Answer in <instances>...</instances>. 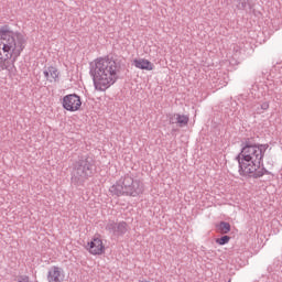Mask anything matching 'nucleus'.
Returning <instances> with one entry per match:
<instances>
[{"label":"nucleus","mask_w":282,"mask_h":282,"mask_svg":"<svg viewBox=\"0 0 282 282\" xmlns=\"http://www.w3.org/2000/svg\"><path fill=\"white\" fill-rule=\"evenodd\" d=\"M124 69V64L113 57H99L90 63L89 74L93 78L94 87L97 91H107L111 85H116L120 79V73Z\"/></svg>","instance_id":"nucleus-1"},{"label":"nucleus","mask_w":282,"mask_h":282,"mask_svg":"<svg viewBox=\"0 0 282 282\" xmlns=\"http://www.w3.org/2000/svg\"><path fill=\"white\" fill-rule=\"evenodd\" d=\"M263 158V145L248 144L242 148L238 155L239 175L242 177H263L261 159Z\"/></svg>","instance_id":"nucleus-2"},{"label":"nucleus","mask_w":282,"mask_h":282,"mask_svg":"<svg viewBox=\"0 0 282 282\" xmlns=\"http://www.w3.org/2000/svg\"><path fill=\"white\" fill-rule=\"evenodd\" d=\"M26 44H28V39H25V35H18V37H13L10 48H6V44H0L1 69H7L8 72H12V68L14 67V63H17V58L21 56V52L25 50Z\"/></svg>","instance_id":"nucleus-3"},{"label":"nucleus","mask_w":282,"mask_h":282,"mask_svg":"<svg viewBox=\"0 0 282 282\" xmlns=\"http://www.w3.org/2000/svg\"><path fill=\"white\" fill-rule=\"evenodd\" d=\"M85 250H87V252L90 253L93 257H102V254H105V252L107 251V248L105 247V240H102V236H93L85 246Z\"/></svg>","instance_id":"nucleus-4"},{"label":"nucleus","mask_w":282,"mask_h":282,"mask_svg":"<svg viewBox=\"0 0 282 282\" xmlns=\"http://www.w3.org/2000/svg\"><path fill=\"white\" fill-rule=\"evenodd\" d=\"M21 32H14L10 28V25L6 24L0 26V44H6V50H10L12 47V42L14 39L22 36Z\"/></svg>","instance_id":"nucleus-5"},{"label":"nucleus","mask_w":282,"mask_h":282,"mask_svg":"<svg viewBox=\"0 0 282 282\" xmlns=\"http://www.w3.org/2000/svg\"><path fill=\"white\" fill-rule=\"evenodd\" d=\"M82 106L83 101L77 94H69L63 97L62 107L66 111H79Z\"/></svg>","instance_id":"nucleus-6"},{"label":"nucleus","mask_w":282,"mask_h":282,"mask_svg":"<svg viewBox=\"0 0 282 282\" xmlns=\"http://www.w3.org/2000/svg\"><path fill=\"white\" fill-rule=\"evenodd\" d=\"M123 188L126 189L127 195H131L135 197V195H140L142 191L140 189V182L133 181V177L126 175L123 178L119 181Z\"/></svg>","instance_id":"nucleus-7"},{"label":"nucleus","mask_w":282,"mask_h":282,"mask_svg":"<svg viewBox=\"0 0 282 282\" xmlns=\"http://www.w3.org/2000/svg\"><path fill=\"white\" fill-rule=\"evenodd\" d=\"M47 282H65L67 281V274L65 269L61 265H52L48 268L46 273Z\"/></svg>","instance_id":"nucleus-8"},{"label":"nucleus","mask_w":282,"mask_h":282,"mask_svg":"<svg viewBox=\"0 0 282 282\" xmlns=\"http://www.w3.org/2000/svg\"><path fill=\"white\" fill-rule=\"evenodd\" d=\"M94 170V161L86 159L82 160L76 166V173L79 177H89L91 171Z\"/></svg>","instance_id":"nucleus-9"},{"label":"nucleus","mask_w":282,"mask_h":282,"mask_svg":"<svg viewBox=\"0 0 282 282\" xmlns=\"http://www.w3.org/2000/svg\"><path fill=\"white\" fill-rule=\"evenodd\" d=\"M191 118L186 115L174 113L170 115V124H176L177 127L184 128L188 126Z\"/></svg>","instance_id":"nucleus-10"},{"label":"nucleus","mask_w":282,"mask_h":282,"mask_svg":"<svg viewBox=\"0 0 282 282\" xmlns=\"http://www.w3.org/2000/svg\"><path fill=\"white\" fill-rule=\"evenodd\" d=\"M132 65H134L137 69H145V72H153V67H155L151 61L145 58H134Z\"/></svg>","instance_id":"nucleus-11"},{"label":"nucleus","mask_w":282,"mask_h":282,"mask_svg":"<svg viewBox=\"0 0 282 282\" xmlns=\"http://www.w3.org/2000/svg\"><path fill=\"white\" fill-rule=\"evenodd\" d=\"M110 193L120 196L127 193V189L124 188V185H122V183L119 181L110 187Z\"/></svg>","instance_id":"nucleus-12"},{"label":"nucleus","mask_w":282,"mask_h":282,"mask_svg":"<svg viewBox=\"0 0 282 282\" xmlns=\"http://www.w3.org/2000/svg\"><path fill=\"white\" fill-rule=\"evenodd\" d=\"M48 72L52 83H58V76H61V72H58V68H56L55 66H48Z\"/></svg>","instance_id":"nucleus-13"},{"label":"nucleus","mask_w":282,"mask_h":282,"mask_svg":"<svg viewBox=\"0 0 282 282\" xmlns=\"http://www.w3.org/2000/svg\"><path fill=\"white\" fill-rule=\"evenodd\" d=\"M218 230L221 235H228V232L230 231V224L226 223V221H221L218 225Z\"/></svg>","instance_id":"nucleus-14"},{"label":"nucleus","mask_w":282,"mask_h":282,"mask_svg":"<svg viewBox=\"0 0 282 282\" xmlns=\"http://www.w3.org/2000/svg\"><path fill=\"white\" fill-rule=\"evenodd\" d=\"M115 231L118 235H124V232H127V223H120L117 225V228L115 229Z\"/></svg>","instance_id":"nucleus-15"},{"label":"nucleus","mask_w":282,"mask_h":282,"mask_svg":"<svg viewBox=\"0 0 282 282\" xmlns=\"http://www.w3.org/2000/svg\"><path fill=\"white\" fill-rule=\"evenodd\" d=\"M230 241V236H223L221 238L216 239L218 246H226Z\"/></svg>","instance_id":"nucleus-16"},{"label":"nucleus","mask_w":282,"mask_h":282,"mask_svg":"<svg viewBox=\"0 0 282 282\" xmlns=\"http://www.w3.org/2000/svg\"><path fill=\"white\" fill-rule=\"evenodd\" d=\"M15 282H31L30 276L28 275H18L14 279Z\"/></svg>","instance_id":"nucleus-17"},{"label":"nucleus","mask_w":282,"mask_h":282,"mask_svg":"<svg viewBox=\"0 0 282 282\" xmlns=\"http://www.w3.org/2000/svg\"><path fill=\"white\" fill-rule=\"evenodd\" d=\"M43 74H44V78H46L48 83H52L51 75H50V67L45 68Z\"/></svg>","instance_id":"nucleus-18"},{"label":"nucleus","mask_w":282,"mask_h":282,"mask_svg":"<svg viewBox=\"0 0 282 282\" xmlns=\"http://www.w3.org/2000/svg\"><path fill=\"white\" fill-rule=\"evenodd\" d=\"M260 107H261L262 111H268V109H270V102L264 101L261 104Z\"/></svg>","instance_id":"nucleus-19"}]
</instances>
